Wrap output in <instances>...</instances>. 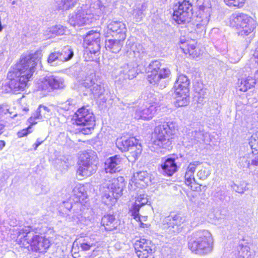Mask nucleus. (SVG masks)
Listing matches in <instances>:
<instances>
[{"instance_id": "24", "label": "nucleus", "mask_w": 258, "mask_h": 258, "mask_svg": "<svg viewBox=\"0 0 258 258\" xmlns=\"http://www.w3.org/2000/svg\"><path fill=\"white\" fill-rule=\"evenodd\" d=\"M197 42L194 40L184 41L180 39V48L185 54H189L192 57H197L200 55V52L196 45Z\"/></svg>"}, {"instance_id": "27", "label": "nucleus", "mask_w": 258, "mask_h": 258, "mask_svg": "<svg viewBox=\"0 0 258 258\" xmlns=\"http://www.w3.org/2000/svg\"><path fill=\"white\" fill-rule=\"evenodd\" d=\"M201 164L199 161H193L190 162L186 169L184 175L185 184L192 188L191 184L195 182L194 173L196 168Z\"/></svg>"}, {"instance_id": "47", "label": "nucleus", "mask_w": 258, "mask_h": 258, "mask_svg": "<svg viewBox=\"0 0 258 258\" xmlns=\"http://www.w3.org/2000/svg\"><path fill=\"white\" fill-rule=\"evenodd\" d=\"M76 102L73 99H69L66 102L60 104V108L64 110H69L72 109L75 105Z\"/></svg>"}, {"instance_id": "30", "label": "nucleus", "mask_w": 258, "mask_h": 258, "mask_svg": "<svg viewBox=\"0 0 258 258\" xmlns=\"http://www.w3.org/2000/svg\"><path fill=\"white\" fill-rule=\"evenodd\" d=\"M115 39H108L105 41V47L112 53H116L120 51L122 46L123 41L125 39L116 37Z\"/></svg>"}, {"instance_id": "20", "label": "nucleus", "mask_w": 258, "mask_h": 258, "mask_svg": "<svg viewBox=\"0 0 258 258\" xmlns=\"http://www.w3.org/2000/svg\"><path fill=\"white\" fill-rule=\"evenodd\" d=\"M157 111L156 104L146 102L136 109L135 118L137 119L149 120L152 119Z\"/></svg>"}, {"instance_id": "15", "label": "nucleus", "mask_w": 258, "mask_h": 258, "mask_svg": "<svg viewBox=\"0 0 258 258\" xmlns=\"http://www.w3.org/2000/svg\"><path fill=\"white\" fill-rule=\"evenodd\" d=\"M82 84L85 87L90 89L94 97L100 98L106 92L104 84L94 73L86 76Z\"/></svg>"}, {"instance_id": "18", "label": "nucleus", "mask_w": 258, "mask_h": 258, "mask_svg": "<svg viewBox=\"0 0 258 258\" xmlns=\"http://www.w3.org/2000/svg\"><path fill=\"white\" fill-rule=\"evenodd\" d=\"M66 87L64 79L59 76H49L44 77L41 81L40 88L43 90L62 89Z\"/></svg>"}, {"instance_id": "64", "label": "nucleus", "mask_w": 258, "mask_h": 258, "mask_svg": "<svg viewBox=\"0 0 258 258\" xmlns=\"http://www.w3.org/2000/svg\"><path fill=\"white\" fill-rule=\"evenodd\" d=\"M129 55H130V54H129ZM132 55H131L130 57H132ZM133 59H134V57H133Z\"/></svg>"}, {"instance_id": "26", "label": "nucleus", "mask_w": 258, "mask_h": 258, "mask_svg": "<svg viewBox=\"0 0 258 258\" xmlns=\"http://www.w3.org/2000/svg\"><path fill=\"white\" fill-rule=\"evenodd\" d=\"M163 174L171 176L177 171L178 167L173 158H168L161 164Z\"/></svg>"}, {"instance_id": "31", "label": "nucleus", "mask_w": 258, "mask_h": 258, "mask_svg": "<svg viewBox=\"0 0 258 258\" xmlns=\"http://www.w3.org/2000/svg\"><path fill=\"white\" fill-rule=\"evenodd\" d=\"M119 73L124 79H132L137 75L136 68L129 64H125L120 67Z\"/></svg>"}, {"instance_id": "42", "label": "nucleus", "mask_w": 258, "mask_h": 258, "mask_svg": "<svg viewBox=\"0 0 258 258\" xmlns=\"http://www.w3.org/2000/svg\"><path fill=\"white\" fill-rule=\"evenodd\" d=\"M144 8V7L143 5H142L139 7H137L134 10L133 15L136 22H139L142 20V18L144 16L143 12L145 10Z\"/></svg>"}, {"instance_id": "25", "label": "nucleus", "mask_w": 258, "mask_h": 258, "mask_svg": "<svg viewBox=\"0 0 258 258\" xmlns=\"http://www.w3.org/2000/svg\"><path fill=\"white\" fill-rule=\"evenodd\" d=\"M173 98L175 99V106L182 107L186 106L189 103V91H181L179 89L173 90Z\"/></svg>"}, {"instance_id": "56", "label": "nucleus", "mask_w": 258, "mask_h": 258, "mask_svg": "<svg viewBox=\"0 0 258 258\" xmlns=\"http://www.w3.org/2000/svg\"><path fill=\"white\" fill-rule=\"evenodd\" d=\"M81 213L79 214V213L78 212H76V214H74V215L73 217V218L74 220H76V219L80 220V217H82V216H81Z\"/></svg>"}, {"instance_id": "10", "label": "nucleus", "mask_w": 258, "mask_h": 258, "mask_svg": "<svg viewBox=\"0 0 258 258\" xmlns=\"http://www.w3.org/2000/svg\"><path fill=\"white\" fill-rule=\"evenodd\" d=\"M74 118L77 125L82 126L80 132L84 135L91 134L95 126V117L93 112L85 107L78 109Z\"/></svg>"}, {"instance_id": "2", "label": "nucleus", "mask_w": 258, "mask_h": 258, "mask_svg": "<svg viewBox=\"0 0 258 258\" xmlns=\"http://www.w3.org/2000/svg\"><path fill=\"white\" fill-rule=\"evenodd\" d=\"M45 229L46 227L39 224L37 226H24L19 229L17 240L22 246L31 245L36 251H43L50 246L48 238L39 235L44 233Z\"/></svg>"}, {"instance_id": "37", "label": "nucleus", "mask_w": 258, "mask_h": 258, "mask_svg": "<svg viewBox=\"0 0 258 258\" xmlns=\"http://www.w3.org/2000/svg\"><path fill=\"white\" fill-rule=\"evenodd\" d=\"M59 55L60 60L61 62H63L71 59L74 55V52L71 48L67 46L64 47L60 52L59 51Z\"/></svg>"}, {"instance_id": "55", "label": "nucleus", "mask_w": 258, "mask_h": 258, "mask_svg": "<svg viewBox=\"0 0 258 258\" xmlns=\"http://www.w3.org/2000/svg\"><path fill=\"white\" fill-rule=\"evenodd\" d=\"M44 141V140H40V139H38L36 143L33 145L34 150L35 151L36 150L39 146H40Z\"/></svg>"}, {"instance_id": "58", "label": "nucleus", "mask_w": 258, "mask_h": 258, "mask_svg": "<svg viewBox=\"0 0 258 258\" xmlns=\"http://www.w3.org/2000/svg\"><path fill=\"white\" fill-rule=\"evenodd\" d=\"M254 80H255V84L256 83H258V71H257V72L255 73V75H254Z\"/></svg>"}, {"instance_id": "52", "label": "nucleus", "mask_w": 258, "mask_h": 258, "mask_svg": "<svg viewBox=\"0 0 258 258\" xmlns=\"http://www.w3.org/2000/svg\"><path fill=\"white\" fill-rule=\"evenodd\" d=\"M33 124L30 125L27 128L23 129L19 132H18L17 135L19 138H22L25 136H27L29 134L31 133L32 132L31 126Z\"/></svg>"}, {"instance_id": "57", "label": "nucleus", "mask_w": 258, "mask_h": 258, "mask_svg": "<svg viewBox=\"0 0 258 258\" xmlns=\"http://www.w3.org/2000/svg\"><path fill=\"white\" fill-rule=\"evenodd\" d=\"M5 146V142L4 141H0V149L2 150L3 148Z\"/></svg>"}, {"instance_id": "9", "label": "nucleus", "mask_w": 258, "mask_h": 258, "mask_svg": "<svg viewBox=\"0 0 258 258\" xmlns=\"http://www.w3.org/2000/svg\"><path fill=\"white\" fill-rule=\"evenodd\" d=\"M124 183L114 179L103 186L102 202L109 207L113 206L117 199L122 194Z\"/></svg>"}, {"instance_id": "49", "label": "nucleus", "mask_w": 258, "mask_h": 258, "mask_svg": "<svg viewBox=\"0 0 258 258\" xmlns=\"http://www.w3.org/2000/svg\"><path fill=\"white\" fill-rule=\"evenodd\" d=\"M250 160V165H258V151L255 152L252 151L251 153H249V157Z\"/></svg>"}, {"instance_id": "62", "label": "nucleus", "mask_w": 258, "mask_h": 258, "mask_svg": "<svg viewBox=\"0 0 258 258\" xmlns=\"http://www.w3.org/2000/svg\"><path fill=\"white\" fill-rule=\"evenodd\" d=\"M16 4V2H15V1H13V2H12V4H13V5H14V4Z\"/></svg>"}, {"instance_id": "46", "label": "nucleus", "mask_w": 258, "mask_h": 258, "mask_svg": "<svg viewBox=\"0 0 258 258\" xmlns=\"http://www.w3.org/2000/svg\"><path fill=\"white\" fill-rule=\"evenodd\" d=\"M249 157V154L244 156L240 157L238 159V164L240 167L250 168V163Z\"/></svg>"}, {"instance_id": "51", "label": "nucleus", "mask_w": 258, "mask_h": 258, "mask_svg": "<svg viewBox=\"0 0 258 258\" xmlns=\"http://www.w3.org/2000/svg\"><path fill=\"white\" fill-rule=\"evenodd\" d=\"M11 86V85H10V80H9V81L4 82L2 83V86L1 87V90L2 92H12V88Z\"/></svg>"}, {"instance_id": "17", "label": "nucleus", "mask_w": 258, "mask_h": 258, "mask_svg": "<svg viewBox=\"0 0 258 258\" xmlns=\"http://www.w3.org/2000/svg\"><path fill=\"white\" fill-rule=\"evenodd\" d=\"M42 56L41 50L36 51L35 53L23 57L17 65L21 66L24 70L27 72L29 75H33L35 72V66L41 62Z\"/></svg>"}, {"instance_id": "28", "label": "nucleus", "mask_w": 258, "mask_h": 258, "mask_svg": "<svg viewBox=\"0 0 258 258\" xmlns=\"http://www.w3.org/2000/svg\"><path fill=\"white\" fill-rule=\"evenodd\" d=\"M210 15L205 14H200V16L197 17V22L195 31L198 34L205 33L206 27L209 23Z\"/></svg>"}, {"instance_id": "39", "label": "nucleus", "mask_w": 258, "mask_h": 258, "mask_svg": "<svg viewBox=\"0 0 258 258\" xmlns=\"http://www.w3.org/2000/svg\"><path fill=\"white\" fill-rule=\"evenodd\" d=\"M86 44L91 42H100V33L94 31H90L87 34L84 40Z\"/></svg>"}, {"instance_id": "60", "label": "nucleus", "mask_w": 258, "mask_h": 258, "mask_svg": "<svg viewBox=\"0 0 258 258\" xmlns=\"http://www.w3.org/2000/svg\"><path fill=\"white\" fill-rule=\"evenodd\" d=\"M23 110L24 111H26V112H27V111L29 110V109H28V107H25L23 109Z\"/></svg>"}, {"instance_id": "41", "label": "nucleus", "mask_w": 258, "mask_h": 258, "mask_svg": "<svg viewBox=\"0 0 258 258\" xmlns=\"http://www.w3.org/2000/svg\"><path fill=\"white\" fill-rule=\"evenodd\" d=\"M224 2L229 7L240 9L244 6L246 0H224Z\"/></svg>"}, {"instance_id": "43", "label": "nucleus", "mask_w": 258, "mask_h": 258, "mask_svg": "<svg viewBox=\"0 0 258 258\" xmlns=\"http://www.w3.org/2000/svg\"><path fill=\"white\" fill-rule=\"evenodd\" d=\"M100 42H91L90 44H86V52H89L91 54H96L100 49L99 44Z\"/></svg>"}, {"instance_id": "16", "label": "nucleus", "mask_w": 258, "mask_h": 258, "mask_svg": "<svg viewBox=\"0 0 258 258\" xmlns=\"http://www.w3.org/2000/svg\"><path fill=\"white\" fill-rule=\"evenodd\" d=\"M134 246L139 258H148L155 251V245L150 240L140 238L135 240Z\"/></svg>"}, {"instance_id": "34", "label": "nucleus", "mask_w": 258, "mask_h": 258, "mask_svg": "<svg viewBox=\"0 0 258 258\" xmlns=\"http://www.w3.org/2000/svg\"><path fill=\"white\" fill-rule=\"evenodd\" d=\"M55 7L58 10H68L74 7L79 0H54Z\"/></svg>"}, {"instance_id": "13", "label": "nucleus", "mask_w": 258, "mask_h": 258, "mask_svg": "<svg viewBox=\"0 0 258 258\" xmlns=\"http://www.w3.org/2000/svg\"><path fill=\"white\" fill-rule=\"evenodd\" d=\"M192 6L188 1L179 2L173 7V19L178 24L189 21L192 16Z\"/></svg>"}, {"instance_id": "50", "label": "nucleus", "mask_w": 258, "mask_h": 258, "mask_svg": "<svg viewBox=\"0 0 258 258\" xmlns=\"http://www.w3.org/2000/svg\"><path fill=\"white\" fill-rule=\"evenodd\" d=\"M210 171L205 168H202L197 173L198 177L201 179H206L210 175Z\"/></svg>"}, {"instance_id": "19", "label": "nucleus", "mask_w": 258, "mask_h": 258, "mask_svg": "<svg viewBox=\"0 0 258 258\" xmlns=\"http://www.w3.org/2000/svg\"><path fill=\"white\" fill-rule=\"evenodd\" d=\"M126 28L124 23L120 21H112L110 22L107 26L106 37L112 36L114 37H120L125 39Z\"/></svg>"}, {"instance_id": "7", "label": "nucleus", "mask_w": 258, "mask_h": 258, "mask_svg": "<svg viewBox=\"0 0 258 258\" xmlns=\"http://www.w3.org/2000/svg\"><path fill=\"white\" fill-rule=\"evenodd\" d=\"M160 62L158 60L152 61L148 67L147 80L150 84L157 85L160 89L165 88L168 83L167 79L171 74L168 68H160Z\"/></svg>"}, {"instance_id": "21", "label": "nucleus", "mask_w": 258, "mask_h": 258, "mask_svg": "<svg viewBox=\"0 0 258 258\" xmlns=\"http://www.w3.org/2000/svg\"><path fill=\"white\" fill-rule=\"evenodd\" d=\"M126 47L128 49L127 52L133 55L134 61L139 62L146 56L147 51L143 45L140 43H136L131 40H128L126 42Z\"/></svg>"}, {"instance_id": "3", "label": "nucleus", "mask_w": 258, "mask_h": 258, "mask_svg": "<svg viewBox=\"0 0 258 258\" xmlns=\"http://www.w3.org/2000/svg\"><path fill=\"white\" fill-rule=\"evenodd\" d=\"M177 125L173 121L164 122L155 128L152 138V150L157 152H164V150H169L171 144L172 136L176 134Z\"/></svg>"}, {"instance_id": "14", "label": "nucleus", "mask_w": 258, "mask_h": 258, "mask_svg": "<svg viewBox=\"0 0 258 258\" xmlns=\"http://www.w3.org/2000/svg\"><path fill=\"white\" fill-rule=\"evenodd\" d=\"M185 221V217L179 215L167 217L163 220L162 228L168 234H176L181 231Z\"/></svg>"}, {"instance_id": "4", "label": "nucleus", "mask_w": 258, "mask_h": 258, "mask_svg": "<svg viewBox=\"0 0 258 258\" xmlns=\"http://www.w3.org/2000/svg\"><path fill=\"white\" fill-rule=\"evenodd\" d=\"M105 6L97 0L90 6L88 12H85L82 8L75 11L70 16L69 23L74 27L90 24L98 19L105 13Z\"/></svg>"}, {"instance_id": "8", "label": "nucleus", "mask_w": 258, "mask_h": 258, "mask_svg": "<svg viewBox=\"0 0 258 258\" xmlns=\"http://www.w3.org/2000/svg\"><path fill=\"white\" fill-rule=\"evenodd\" d=\"M23 67L16 65L15 68L8 74V78L10 80V85L12 88V92L17 93L19 91H23L27 85V83L32 77L29 75Z\"/></svg>"}, {"instance_id": "59", "label": "nucleus", "mask_w": 258, "mask_h": 258, "mask_svg": "<svg viewBox=\"0 0 258 258\" xmlns=\"http://www.w3.org/2000/svg\"><path fill=\"white\" fill-rule=\"evenodd\" d=\"M235 191L236 192H238L239 193H243V190L242 189H235Z\"/></svg>"}, {"instance_id": "11", "label": "nucleus", "mask_w": 258, "mask_h": 258, "mask_svg": "<svg viewBox=\"0 0 258 258\" xmlns=\"http://www.w3.org/2000/svg\"><path fill=\"white\" fill-rule=\"evenodd\" d=\"M117 148L121 152L130 151V155L127 158L131 162L135 161L140 156L142 152V147L138 145L137 140L133 138L122 137L117 138L116 141Z\"/></svg>"}, {"instance_id": "1", "label": "nucleus", "mask_w": 258, "mask_h": 258, "mask_svg": "<svg viewBox=\"0 0 258 258\" xmlns=\"http://www.w3.org/2000/svg\"><path fill=\"white\" fill-rule=\"evenodd\" d=\"M151 182V177L146 171H140L134 174L133 178L129 183L128 189L131 196L135 197V202L131 207L130 213L137 221L140 220V209L148 204V196L142 194L141 190Z\"/></svg>"}, {"instance_id": "38", "label": "nucleus", "mask_w": 258, "mask_h": 258, "mask_svg": "<svg viewBox=\"0 0 258 258\" xmlns=\"http://www.w3.org/2000/svg\"><path fill=\"white\" fill-rule=\"evenodd\" d=\"M237 258H249L250 255V248L247 245L239 244L237 246Z\"/></svg>"}, {"instance_id": "33", "label": "nucleus", "mask_w": 258, "mask_h": 258, "mask_svg": "<svg viewBox=\"0 0 258 258\" xmlns=\"http://www.w3.org/2000/svg\"><path fill=\"white\" fill-rule=\"evenodd\" d=\"M190 81L184 75L180 74L174 83L173 90L179 89L181 91H189Z\"/></svg>"}, {"instance_id": "63", "label": "nucleus", "mask_w": 258, "mask_h": 258, "mask_svg": "<svg viewBox=\"0 0 258 258\" xmlns=\"http://www.w3.org/2000/svg\"><path fill=\"white\" fill-rule=\"evenodd\" d=\"M107 97L103 96V99H106Z\"/></svg>"}, {"instance_id": "45", "label": "nucleus", "mask_w": 258, "mask_h": 258, "mask_svg": "<svg viewBox=\"0 0 258 258\" xmlns=\"http://www.w3.org/2000/svg\"><path fill=\"white\" fill-rule=\"evenodd\" d=\"M249 145L252 151H258V132L251 136L249 139Z\"/></svg>"}, {"instance_id": "23", "label": "nucleus", "mask_w": 258, "mask_h": 258, "mask_svg": "<svg viewBox=\"0 0 258 258\" xmlns=\"http://www.w3.org/2000/svg\"><path fill=\"white\" fill-rule=\"evenodd\" d=\"M51 114V111L47 107L40 105L30 117L29 122L31 124H35L38 121L43 120L44 119L48 118Z\"/></svg>"}, {"instance_id": "29", "label": "nucleus", "mask_w": 258, "mask_h": 258, "mask_svg": "<svg viewBox=\"0 0 258 258\" xmlns=\"http://www.w3.org/2000/svg\"><path fill=\"white\" fill-rule=\"evenodd\" d=\"M67 28L61 25H56L48 28L44 33V37L45 39H50L56 36L62 35L65 34Z\"/></svg>"}, {"instance_id": "5", "label": "nucleus", "mask_w": 258, "mask_h": 258, "mask_svg": "<svg viewBox=\"0 0 258 258\" xmlns=\"http://www.w3.org/2000/svg\"><path fill=\"white\" fill-rule=\"evenodd\" d=\"M214 240L212 234L207 230L196 231L188 241V248L196 254L205 255L211 253L213 249Z\"/></svg>"}, {"instance_id": "54", "label": "nucleus", "mask_w": 258, "mask_h": 258, "mask_svg": "<svg viewBox=\"0 0 258 258\" xmlns=\"http://www.w3.org/2000/svg\"><path fill=\"white\" fill-rule=\"evenodd\" d=\"M63 204L64 205V207L67 209H68V210H70L73 207V206L72 205V204L69 202H64L63 203ZM80 206V204H76L74 205V207H79Z\"/></svg>"}, {"instance_id": "40", "label": "nucleus", "mask_w": 258, "mask_h": 258, "mask_svg": "<svg viewBox=\"0 0 258 258\" xmlns=\"http://www.w3.org/2000/svg\"><path fill=\"white\" fill-rule=\"evenodd\" d=\"M47 62L52 66L61 64L62 62L59 58V51L51 52L47 58Z\"/></svg>"}, {"instance_id": "44", "label": "nucleus", "mask_w": 258, "mask_h": 258, "mask_svg": "<svg viewBox=\"0 0 258 258\" xmlns=\"http://www.w3.org/2000/svg\"><path fill=\"white\" fill-rule=\"evenodd\" d=\"M229 61L231 63H236L241 57V53L237 50H230L229 52Z\"/></svg>"}, {"instance_id": "53", "label": "nucleus", "mask_w": 258, "mask_h": 258, "mask_svg": "<svg viewBox=\"0 0 258 258\" xmlns=\"http://www.w3.org/2000/svg\"><path fill=\"white\" fill-rule=\"evenodd\" d=\"M83 189V188L79 185L76 186L73 190V192L74 193V195L76 196L77 197L79 198V201L80 200V199L83 195V192L82 191Z\"/></svg>"}, {"instance_id": "35", "label": "nucleus", "mask_w": 258, "mask_h": 258, "mask_svg": "<svg viewBox=\"0 0 258 258\" xmlns=\"http://www.w3.org/2000/svg\"><path fill=\"white\" fill-rule=\"evenodd\" d=\"M255 84V80L251 77L248 76L246 78L238 80V88L240 91L245 92L248 89L253 87Z\"/></svg>"}, {"instance_id": "32", "label": "nucleus", "mask_w": 258, "mask_h": 258, "mask_svg": "<svg viewBox=\"0 0 258 258\" xmlns=\"http://www.w3.org/2000/svg\"><path fill=\"white\" fill-rule=\"evenodd\" d=\"M101 224L107 231H112L116 229L117 221L113 215H104L101 220Z\"/></svg>"}, {"instance_id": "36", "label": "nucleus", "mask_w": 258, "mask_h": 258, "mask_svg": "<svg viewBox=\"0 0 258 258\" xmlns=\"http://www.w3.org/2000/svg\"><path fill=\"white\" fill-rule=\"evenodd\" d=\"M79 243L81 249L85 251L90 249L91 247L98 246V241L94 236L87 237L79 241Z\"/></svg>"}, {"instance_id": "61", "label": "nucleus", "mask_w": 258, "mask_h": 258, "mask_svg": "<svg viewBox=\"0 0 258 258\" xmlns=\"http://www.w3.org/2000/svg\"><path fill=\"white\" fill-rule=\"evenodd\" d=\"M253 174L257 175H258V170H254L253 172Z\"/></svg>"}, {"instance_id": "6", "label": "nucleus", "mask_w": 258, "mask_h": 258, "mask_svg": "<svg viewBox=\"0 0 258 258\" xmlns=\"http://www.w3.org/2000/svg\"><path fill=\"white\" fill-rule=\"evenodd\" d=\"M229 25L238 30L239 35L248 36L255 30L257 23L249 15L242 12H236L230 16Z\"/></svg>"}, {"instance_id": "48", "label": "nucleus", "mask_w": 258, "mask_h": 258, "mask_svg": "<svg viewBox=\"0 0 258 258\" xmlns=\"http://www.w3.org/2000/svg\"><path fill=\"white\" fill-rule=\"evenodd\" d=\"M8 109L3 106H0V135L4 131L5 125L2 122L4 116L7 113Z\"/></svg>"}, {"instance_id": "22", "label": "nucleus", "mask_w": 258, "mask_h": 258, "mask_svg": "<svg viewBox=\"0 0 258 258\" xmlns=\"http://www.w3.org/2000/svg\"><path fill=\"white\" fill-rule=\"evenodd\" d=\"M124 160V158L117 155L107 158L104 163V169L106 173L112 174L120 171Z\"/></svg>"}, {"instance_id": "12", "label": "nucleus", "mask_w": 258, "mask_h": 258, "mask_svg": "<svg viewBox=\"0 0 258 258\" xmlns=\"http://www.w3.org/2000/svg\"><path fill=\"white\" fill-rule=\"evenodd\" d=\"M97 157L91 155V153L83 152L78 161L79 167L77 174L81 177H88L95 172L97 170Z\"/></svg>"}]
</instances>
